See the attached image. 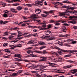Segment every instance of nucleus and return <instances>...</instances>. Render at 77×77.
<instances>
[{
  "label": "nucleus",
  "instance_id": "f257e3e1",
  "mask_svg": "<svg viewBox=\"0 0 77 77\" xmlns=\"http://www.w3.org/2000/svg\"><path fill=\"white\" fill-rule=\"evenodd\" d=\"M33 52L36 53H38V54H47V53H48V52H47V51L45 50L42 51L38 50H34Z\"/></svg>",
  "mask_w": 77,
  "mask_h": 77
},
{
  "label": "nucleus",
  "instance_id": "f03ea898",
  "mask_svg": "<svg viewBox=\"0 0 77 77\" xmlns=\"http://www.w3.org/2000/svg\"><path fill=\"white\" fill-rule=\"evenodd\" d=\"M60 51H62L63 52H65V53H67L68 52H69L70 53H74V52H77V51L75 50H63V49H60Z\"/></svg>",
  "mask_w": 77,
  "mask_h": 77
},
{
  "label": "nucleus",
  "instance_id": "7ed1b4c3",
  "mask_svg": "<svg viewBox=\"0 0 77 77\" xmlns=\"http://www.w3.org/2000/svg\"><path fill=\"white\" fill-rule=\"evenodd\" d=\"M21 45H21V44H18L17 45H15L14 47H11L10 48V49L12 50L13 49H14V48H16V47H22V46H21Z\"/></svg>",
  "mask_w": 77,
  "mask_h": 77
},
{
  "label": "nucleus",
  "instance_id": "20e7f679",
  "mask_svg": "<svg viewBox=\"0 0 77 77\" xmlns=\"http://www.w3.org/2000/svg\"><path fill=\"white\" fill-rule=\"evenodd\" d=\"M17 32L18 33V34L17 35L18 37H20V36H21L23 35V34H22L21 31L17 30Z\"/></svg>",
  "mask_w": 77,
  "mask_h": 77
},
{
  "label": "nucleus",
  "instance_id": "39448f33",
  "mask_svg": "<svg viewBox=\"0 0 77 77\" xmlns=\"http://www.w3.org/2000/svg\"><path fill=\"white\" fill-rule=\"evenodd\" d=\"M18 29H19V28L15 27L14 28H8L7 29V30H18Z\"/></svg>",
  "mask_w": 77,
  "mask_h": 77
},
{
  "label": "nucleus",
  "instance_id": "423d86ee",
  "mask_svg": "<svg viewBox=\"0 0 77 77\" xmlns=\"http://www.w3.org/2000/svg\"><path fill=\"white\" fill-rule=\"evenodd\" d=\"M39 44L38 45H45V44L43 42L39 41L38 42Z\"/></svg>",
  "mask_w": 77,
  "mask_h": 77
},
{
  "label": "nucleus",
  "instance_id": "0eeeda50",
  "mask_svg": "<svg viewBox=\"0 0 77 77\" xmlns=\"http://www.w3.org/2000/svg\"><path fill=\"white\" fill-rule=\"evenodd\" d=\"M15 57H18V58H21V55L18 54H15L14 55Z\"/></svg>",
  "mask_w": 77,
  "mask_h": 77
},
{
  "label": "nucleus",
  "instance_id": "6e6552de",
  "mask_svg": "<svg viewBox=\"0 0 77 77\" xmlns=\"http://www.w3.org/2000/svg\"><path fill=\"white\" fill-rule=\"evenodd\" d=\"M36 14H32L31 17L32 19H37L38 17H36Z\"/></svg>",
  "mask_w": 77,
  "mask_h": 77
},
{
  "label": "nucleus",
  "instance_id": "1a4fd4ad",
  "mask_svg": "<svg viewBox=\"0 0 77 77\" xmlns=\"http://www.w3.org/2000/svg\"><path fill=\"white\" fill-rule=\"evenodd\" d=\"M10 11L12 12H14L17 14V11H16V10L14 8H11Z\"/></svg>",
  "mask_w": 77,
  "mask_h": 77
},
{
  "label": "nucleus",
  "instance_id": "9d476101",
  "mask_svg": "<svg viewBox=\"0 0 77 77\" xmlns=\"http://www.w3.org/2000/svg\"><path fill=\"white\" fill-rule=\"evenodd\" d=\"M71 67H72V66L71 65L66 66L63 67V68H64V69H66V68H71Z\"/></svg>",
  "mask_w": 77,
  "mask_h": 77
},
{
  "label": "nucleus",
  "instance_id": "9b49d317",
  "mask_svg": "<svg viewBox=\"0 0 77 77\" xmlns=\"http://www.w3.org/2000/svg\"><path fill=\"white\" fill-rule=\"evenodd\" d=\"M42 24H43L42 26V27H46V25L45 24H47V22H43Z\"/></svg>",
  "mask_w": 77,
  "mask_h": 77
},
{
  "label": "nucleus",
  "instance_id": "f8f14e48",
  "mask_svg": "<svg viewBox=\"0 0 77 77\" xmlns=\"http://www.w3.org/2000/svg\"><path fill=\"white\" fill-rule=\"evenodd\" d=\"M48 64H50V66H52V67H54V65H57L55 63H52L50 62L48 63Z\"/></svg>",
  "mask_w": 77,
  "mask_h": 77
},
{
  "label": "nucleus",
  "instance_id": "ddd939ff",
  "mask_svg": "<svg viewBox=\"0 0 77 77\" xmlns=\"http://www.w3.org/2000/svg\"><path fill=\"white\" fill-rule=\"evenodd\" d=\"M45 32V34L47 35H49V34H50V33H51V31L50 30H47Z\"/></svg>",
  "mask_w": 77,
  "mask_h": 77
},
{
  "label": "nucleus",
  "instance_id": "4468645a",
  "mask_svg": "<svg viewBox=\"0 0 77 77\" xmlns=\"http://www.w3.org/2000/svg\"><path fill=\"white\" fill-rule=\"evenodd\" d=\"M22 9H23V7L21 6H19L17 7V9L18 11H19L22 10Z\"/></svg>",
  "mask_w": 77,
  "mask_h": 77
},
{
  "label": "nucleus",
  "instance_id": "2eb2a0df",
  "mask_svg": "<svg viewBox=\"0 0 77 77\" xmlns=\"http://www.w3.org/2000/svg\"><path fill=\"white\" fill-rule=\"evenodd\" d=\"M33 42H34V41L33 40H31L30 41L28 42L27 44H33Z\"/></svg>",
  "mask_w": 77,
  "mask_h": 77
},
{
  "label": "nucleus",
  "instance_id": "dca6fc26",
  "mask_svg": "<svg viewBox=\"0 0 77 77\" xmlns=\"http://www.w3.org/2000/svg\"><path fill=\"white\" fill-rule=\"evenodd\" d=\"M41 1H36L35 2V4H38L42 3V2L44 1V0H41Z\"/></svg>",
  "mask_w": 77,
  "mask_h": 77
},
{
  "label": "nucleus",
  "instance_id": "f3484780",
  "mask_svg": "<svg viewBox=\"0 0 77 77\" xmlns=\"http://www.w3.org/2000/svg\"><path fill=\"white\" fill-rule=\"evenodd\" d=\"M69 23H72V24H74L77 23V22H76V21L74 20L70 21L69 22Z\"/></svg>",
  "mask_w": 77,
  "mask_h": 77
},
{
  "label": "nucleus",
  "instance_id": "a211bd4d",
  "mask_svg": "<svg viewBox=\"0 0 77 77\" xmlns=\"http://www.w3.org/2000/svg\"><path fill=\"white\" fill-rule=\"evenodd\" d=\"M17 38H16L15 40L11 41V42H14V43H15V42H17L19 40L17 39Z\"/></svg>",
  "mask_w": 77,
  "mask_h": 77
},
{
  "label": "nucleus",
  "instance_id": "6ab92c4d",
  "mask_svg": "<svg viewBox=\"0 0 77 77\" xmlns=\"http://www.w3.org/2000/svg\"><path fill=\"white\" fill-rule=\"evenodd\" d=\"M63 3H71V2H69L68 0L63 1L62 2Z\"/></svg>",
  "mask_w": 77,
  "mask_h": 77
},
{
  "label": "nucleus",
  "instance_id": "aec40b11",
  "mask_svg": "<svg viewBox=\"0 0 77 77\" xmlns=\"http://www.w3.org/2000/svg\"><path fill=\"white\" fill-rule=\"evenodd\" d=\"M38 28L40 30H44V29L45 30V29H48V28H45L44 29V28H42V27L40 26H38Z\"/></svg>",
  "mask_w": 77,
  "mask_h": 77
},
{
  "label": "nucleus",
  "instance_id": "412c9836",
  "mask_svg": "<svg viewBox=\"0 0 77 77\" xmlns=\"http://www.w3.org/2000/svg\"><path fill=\"white\" fill-rule=\"evenodd\" d=\"M8 31H6L4 33V36H6V35H8V33H10Z\"/></svg>",
  "mask_w": 77,
  "mask_h": 77
},
{
  "label": "nucleus",
  "instance_id": "4be33fe9",
  "mask_svg": "<svg viewBox=\"0 0 77 77\" xmlns=\"http://www.w3.org/2000/svg\"><path fill=\"white\" fill-rule=\"evenodd\" d=\"M57 61H58V62H61V61H62V58L60 57H57Z\"/></svg>",
  "mask_w": 77,
  "mask_h": 77
},
{
  "label": "nucleus",
  "instance_id": "5701e85b",
  "mask_svg": "<svg viewBox=\"0 0 77 77\" xmlns=\"http://www.w3.org/2000/svg\"><path fill=\"white\" fill-rule=\"evenodd\" d=\"M14 37V36L11 35H10L8 37V38L10 39V40H11V39H12Z\"/></svg>",
  "mask_w": 77,
  "mask_h": 77
},
{
  "label": "nucleus",
  "instance_id": "b1692460",
  "mask_svg": "<svg viewBox=\"0 0 77 77\" xmlns=\"http://www.w3.org/2000/svg\"><path fill=\"white\" fill-rule=\"evenodd\" d=\"M48 38V36H43L42 37V39H47Z\"/></svg>",
  "mask_w": 77,
  "mask_h": 77
},
{
  "label": "nucleus",
  "instance_id": "393cba45",
  "mask_svg": "<svg viewBox=\"0 0 77 77\" xmlns=\"http://www.w3.org/2000/svg\"><path fill=\"white\" fill-rule=\"evenodd\" d=\"M31 67H29L30 68H32L33 69H35V67L36 66H35V65H34L33 64H32V65L31 66Z\"/></svg>",
  "mask_w": 77,
  "mask_h": 77
},
{
  "label": "nucleus",
  "instance_id": "a878e982",
  "mask_svg": "<svg viewBox=\"0 0 77 77\" xmlns=\"http://www.w3.org/2000/svg\"><path fill=\"white\" fill-rule=\"evenodd\" d=\"M33 51H32H32L30 50H29L26 51V52L28 53V54H30V53H35V52H33Z\"/></svg>",
  "mask_w": 77,
  "mask_h": 77
},
{
  "label": "nucleus",
  "instance_id": "bb28decb",
  "mask_svg": "<svg viewBox=\"0 0 77 77\" xmlns=\"http://www.w3.org/2000/svg\"><path fill=\"white\" fill-rule=\"evenodd\" d=\"M64 46H66V47H71V45H69V44L68 43H66L64 44Z\"/></svg>",
  "mask_w": 77,
  "mask_h": 77
},
{
  "label": "nucleus",
  "instance_id": "cd10ccee",
  "mask_svg": "<svg viewBox=\"0 0 77 77\" xmlns=\"http://www.w3.org/2000/svg\"><path fill=\"white\" fill-rule=\"evenodd\" d=\"M69 18H70V19H71V20H72V19L73 18H75V16H71L70 17H69Z\"/></svg>",
  "mask_w": 77,
  "mask_h": 77
},
{
  "label": "nucleus",
  "instance_id": "c85d7f7f",
  "mask_svg": "<svg viewBox=\"0 0 77 77\" xmlns=\"http://www.w3.org/2000/svg\"><path fill=\"white\" fill-rule=\"evenodd\" d=\"M55 39V37H51L50 38L48 39V41H50V40H53Z\"/></svg>",
  "mask_w": 77,
  "mask_h": 77
},
{
  "label": "nucleus",
  "instance_id": "c756f323",
  "mask_svg": "<svg viewBox=\"0 0 77 77\" xmlns=\"http://www.w3.org/2000/svg\"><path fill=\"white\" fill-rule=\"evenodd\" d=\"M47 16H48V14H41V16L42 17H47Z\"/></svg>",
  "mask_w": 77,
  "mask_h": 77
},
{
  "label": "nucleus",
  "instance_id": "7c9ffc66",
  "mask_svg": "<svg viewBox=\"0 0 77 77\" xmlns=\"http://www.w3.org/2000/svg\"><path fill=\"white\" fill-rule=\"evenodd\" d=\"M35 10V12L36 13L38 12H39V11H40L41 10H40V9H39V8H37L36 10Z\"/></svg>",
  "mask_w": 77,
  "mask_h": 77
},
{
  "label": "nucleus",
  "instance_id": "2f4dec72",
  "mask_svg": "<svg viewBox=\"0 0 77 77\" xmlns=\"http://www.w3.org/2000/svg\"><path fill=\"white\" fill-rule=\"evenodd\" d=\"M59 45H60L61 46H62V45H63V43H62V42H58V44Z\"/></svg>",
  "mask_w": 77,
  "mask_h": 77
},
{
  "label": "nucleus",
  "instance_id": "473e14b6",
  "mask_svg": "<svg viewBox=\"0 0 77 77\" xmlns=\"http://www.w3.org/2000/svg\"><path fill=\"white\" fill-rule=\"evenodd\" d=\"M30 55H31V56H32V57H38V56H37V55H33V54H30Z\"/></svg>",
  "mask_w": 77,
  "mask_h": 77
},
{
  "label": "nucleus",
  "instance_id": "72a5a7b5",
  "mask_svg": "<svg viewBox=\"0 0 77 77\" xmlns=\"http://www.w3.org/2000/svg\"><path fill=\"white\" fill-rule=\"evenodd\" d=\"M46 48V46H42L39 48V49H40V50H41L42 49H43V48Z\"/></svg>",
  "mask_w": 77,
  "mask_h": 77
},
{
  "label": "nucleus",
  "instance_id": "f704fd0d",
  "mask_svg": "<svg viewBox=\"0 0 77 77\" xmlns=\"http://www.w3.org/2000/svg\"><path fill=\"white\" fill-rule=\"evenodd\" d=\"M57 53L58 54H59L60 55H61V54H62V53L60 51H58L57 52Z\"/></svg>",
  "mask_w": 77,
  "mask_h": 77
},
{
  "label": "nucleus",
  "instance_id": "c9c22d12",
  "mask_svg": "<svg viewBox=\"0 0 77 77\" xmlns=\"http://www.w3.org/2000/svg\"><path fill=\"white\" fill-rule=\"evenodd\" d=\"M54 10H50V11H48L49 15L51 13H53V12H54Z\"/></svg>",
  "mask_w": 77,
  "mask_h": 77
},
{
  "label": "nucleus",
  "instance_id": "e433bc0d",
  "mask_svg": "<svg viewBox=\"0 0 77 77\" xmlns=\"http://www.w3.org/2000/svg\"><path fill=\"white\" fill-rule=\"evenodd\" d=\"M35 75L38 77H41V76L38 73H36L35 74Z\"/></svg>",
  "mask_w": 77,
  "mask_h": 77
},
{
  "label": "nucleus",
  "instance_id": "4c0bfd02",
  "mask_svg": "<svg viewBox=\"0 0 77 77\" xmlns=\"http://www.w3.org/2000/svg\"><path fill=\"white\" fill-rule=\"evenodd\" d=\"M4 51H5V52H11V51H9L8 49H5Z\"/></svg>",
  "mask_w": 77,
  "mask_h": 77
},
{
  "label": "nucleus",
  "instance_id": "58836bf2",
  "mask_svg": "<svg viewBox=\"0 0 77 77\" xmlns=\"http://www.w3.org/2000/svg\"><path fill=\"white\" fill-rule=\"evenodd\" d=\"M35 5H36V6H42V4H35Z\"/></svg>",
  "mask_w": 77,
  "mask_h": 77
},
{
  "label": "nucleus",
  "instance_id": "ea45409f",
  "mask_svg": "<svg viewBox=\"0 0 77 77\" xmlns=\"http://www.w3.org/2000/svg\"><path fill=\"white\" fill-rule=\"evenodd\" d=\"M62 29H66V26L63 25L62 27Z\"/></svg>",
  "mask_w": 77,
  "mask_h": 77
},
{
  "label": "nucleus",
  "instance_id": "a19ab883",
  "mask_svg": "<svg viewBox=\"0 0 77 77\" xmlns=\"http://www.w3.org/2000/svg\"><path fill=\"white\" fill-rule=\"evenodd\" d=\"M66 13H68V11H66L64 12H63L64 15H67L68 14Z\"/></svg>",
  "mask_w": 77,
  "mask_h": 77
},
{
  "label": "nucleus",
  "instance_id": "79ce46f5",
  "mask_svg": "<svg viewBox=\"0 0 77 77\" xmlns=\"http://www.w3.org/2000/svg\"><path fill=\"white\" fill-rule=\"evenodd\" d=\"M34 69H36V70H40L39 68L38 67H37V66H35L34 68Z\"/></svg>",
  "mask_w": 77,
  "mask_h": 77
},
{
  "label": "nucleus",
  "instance_id": "37998d69",
  "mask_svg": "<svg viewBox=\"0 0 77 77\" xmlns=\"http://www.w3.org/2000/svg\"><path fill=\"white\" fill-rule=\"evenodd\" d=\"M57 58H54L53 59V61H54V62H56V61H57Z\"/></svg>",
  "mask_w": 77,
  "mask_h": 77
},
{
  "label": "nucleus",
  "instance_id": "c03bdc74",
  "mask_svg": "<svg viewBox=\"0 0 77 77\" xmlns=\"http://www.w3.org/2000/svg\"><path fill=\"white\" fill-rule=\"evenodd\" d=\"M43 13L45 14H46V15L48 14V15H49V13H48V12H47V11H45Z\"/></svg>",
  "mask_w": 77,
  "mask_h": 77
},
{
  "label": "nucleus",
  "instance_id": "a18cd8bd",
  "mask_svg": "<svg viewBox=\"0 0 77 77\" xmlns=\"http://www.w3.org/2000/svg\"><path fill=\"white\" fill-rule=\"evenodd\" d=\"M4 17L6 18V17H8V14H3Z\"/></svg>",
  "mask_w": 77,
  "mask_h": 77
},
{
  "label": "nucleus",
  "instance_id": "49530a36",
  "mask_svg": "<svg viewBox=\"0 0 77 77\" xmlns=\"http://www.w3.org/2000/svg\"><path fill=\"white\" fill-rule=\"evenodd\" d=\"M54 22H55V21L53 20H51L50 21V23H54Z\"/></svg>",
  "mask_w": 77,
  "mask_h": 77
},
{
  "label": "nucleus",
  "instance_id": "de8ad7c7",
  "mask_svg": "<svg viewBox=\"0 0 77 77\" xmlns=\"http://www.w3.org/2000/svg\"><path fill=\"white\" fill-rule=\"evenodd\" d=\"M19 5L20 4H19V3H15L13 4L12 5H13V6H18V5Z\"/></svg>",
  "mask_w": 77,
  "mask_h": 77
},
{
  "label": "nucleus",
  "instance_id": "09e8293b",
  "mask_svg": "<svg viewBox=\"0 0 77 77\" xmlns=\"http://www.w3.org/2000/svg\"><path fill=\"white\" fill-rule=\"evenodd\" d=\"M64 15L63 14V12L62 13H60V14H59V15L60 16V17H62V16H63V15Z\"/></svg>",
  "mask_w": 77,
  "mask_h": 77
},
{
  "label": "nucleus",
  "instance_id": "8fccbe9b",
  "mask_svg": "<svg viewBox=\"0 0 77 77\" xmlns=\"http://www.w3.org/2000/svg\"><path fill=\"white\" fill-rule=\"evenodd\" d=\"M23 72V70H19L17 71V72L18 74H20V73H21V72Z\"/></svg>",
  "mask_w": 77,
  "mask_h": 77
},
{
  "label": "nucleus",
  "instance_id": "3c124183",
  "mask_svg": "<svg viewBox=\"0 0 77 77\" xmlns=\"http://www.w3.org/2000/svg\"><path fill=\"white\" fill-rule=\"evenodd\" d=\"M65 36L67 38H69L70 37L69 35V34H66Z\"/></svg>",
  "mask_w": 77,
  "mask_h": 77
},
{
  "label": "nucleus",
  "instance_id": "603ef678",
  "mask_svg": "<svg viewBox=\"0 0 77 77\" xmlns=\"http://www.w3.org/2000/svg\"><path fill=\"white\" fill-rule=\"evenodd\" d=\"M4 12L5 13H9V11L7 10H4Z\"/></svg>",
  "mask_w": 77,
  "mask_h": 77
},
{
  "label": "nucleus",
  "instance_id": "864d4df0",
  "mask_svg": "<svg viewBox=\"0 0 77 77\" xmlns=\"http://www.w3.org/2000/svg\"><path fill=\"white\" fill-rule=\"evenodd\" d=\"M8 44V43H4V44L3 45V47H6Z\"/></svg>",
  "mask_w": 77,
  "mask_h": 77
},
{
  "label": "nucleus",
  "instance_id": "5fc2aeb1",
  "mask_svg": "<svg viewBox=\"0 0 77 77\" xmlns=\"http://www.w3.org/2000/svg\"><path fill=\"white\" fill-rule=\"evenodd\" d=\"M33 21H37V22H39L40 21V20H35V19H33Z\"/></svg>",
  "mask_w": 77,
  "mask_h": 77
},
{
  "label": "nucleus",
  "instance_id": "6e6d98bb",
  "mask_svg": "<svg viewBox=\"0 0 77 77\" xmlns=\"http://www.w3.org/2000/svg\"><path fill=\"white\" fill-rule=\"evenodd\" d=\"M36 66H37V67H38L39 68H41V67L42 66H41V65L38 64V65H37Z\"/></svg>",
  "mask_w": 77,
  "mask_h": 77
},
{
  "label": "nucleus",
  "instance_id": "4d7b16f0",
  "mask_svg": "<svg viewBox=\"0 0 77 77\" xmlns=\"http://www.w3.org/2000/svg\"><path fill=\"white\" fill-rule=\"evenodd\" d=\"M32 64H29V67H28V68H31L32 65Z\"/></svg>",
  "mask_w": 77,
  "mask_h": 77
},
{
  "label": "nucleus",
  "instance_id": "13d9d810",
  "mask_svg": "<svg viewBox=\"0 0 77 77\" xmlns=\"http://www.w3.org/2000/svg\"><path fill=\"white\" fill-rule=\"evenodd\" d=\"M32 48H33V47H30L28 48H27V50H30V49H32Z\"/></svg>",
  "mask_w": 77,
  "mask_h": 77
},
{
  "label": "nucleus",
  "instance_id": "bf43d9fd",
  "mask_svg": "<svg viewBox=\"0 0 77 77\" xmlns=\"http://www.w3.org/2000/svg\"><path fill=\"white\" fill-rule=\"evenodd\" d=\"M68 62L71 63H74V62L72 60H68Z\"/></svg>",
  "mask_w": 77,
  "mask_h": 77
},
{
  "label": "nucleus",
  "instance_id": "052dcab7",
  "mask_svg": "<svg viewBox=\"0 0 77 77\" xmlns=\"http://www.w3.org/2000/svg\"><path fill=\"white\" fill-rule=\"evenodd\" d=\"M71 41H72V39H68L66 40V41H67V42H70Z\"/></svg>",
  "mask_w": 77,
  "mask_h": 77
},
{
  "label": "nucleus",
  "instance_id": "680f3d73",
  "mask_svg": "<svg viewBox=\"0 0 77 77\" xmlns=\"http://www.w3.org/2000/svg\"><path fill=\"white\" fill-rule=\"evenodd\" d=\"M40 70H41V71H44V70H45V69L43 67L42 68L41 67V69H40Z\"/></svg>",
  "mask_w": 77,
  "mask_h": 77
},
{
  "label": "nucleus",
  "instance_id": "e2e57ef3",
  "mask_svg": "<svg viewBox=\"0 0 77 77\" xmlns=\"http://www.w3.org/2000/svg\"><path fill=\"white\" fill-rule=\"evenodd\" d=\"M55 24L56 26H59V25L60 24V23H56Z\"/></svg>",
  "mask_w": 77,
  "mask_h": 77
},
{
  "label": "nucleus",
  "instance_id": "0e129e2a",
  "mask_svg": "<svg viewBox=\"0 0 77 77\" xmlns=\"http://www.w3.org/2000/svg\"><path fill=\"white\" fill-rule=\"evenodd\" d=\"M62 8H67V6L66 5H64L62 6Z\"/></svg>",
  "mask_w": 77,
  "mask_h": 77
},
{
  "label": "nucleus",
  "instance_id": "69168bd1",
  "mask_svg": "<svg viewBox=\"0 0 77 77\" xmlns=\"http://www.w3.org/2000/svg\"><path fill=\"white\" fill-rule=\"evenodd\" d=\"M76 9V8H74V7H71L70 9L71 10H74V9Z\"/></svg>",
  "mask_w": 77,
  "mask_h": 77
},
{
  "label": "nucleus",
  "instance_id": "338daca9",
  "mask_svg": "<svg viewBox=\"0 0 77 77\" xmlns=\"http://www.w3.org/2000/svg\"><path fill=\"white\" fill-rule=\"evenodd\" d=\"M33 36H38V35L37 33H36L33 35Z\"/></svg>",
  "mask_w": 77,
  "mask_h": 77
},
{
  "label": "nucleus",
  "instance_id": "774afa93",
  "mask_svg": "<svg viewBox=\"0 0 77 77\" xmlns=\"http://www.w3.org/2000/svg\"><path fill=\"white\" fill-rule=\"evenodd\" d=\"M75 13H77V11H75L72 12V13L73 14H74V15L75 14Z\"/></svg>",
  "mask_w": 77,
  "mask_h": 77
}]
</instances>
